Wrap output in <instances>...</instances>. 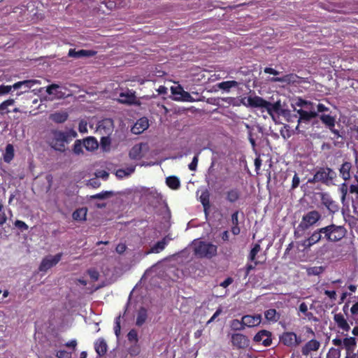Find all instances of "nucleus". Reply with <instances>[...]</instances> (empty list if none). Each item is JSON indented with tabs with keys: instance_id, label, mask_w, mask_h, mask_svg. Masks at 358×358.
Instances as JSON below:
<instances>
[{
	"instance_id": "nucleus-26",
	"label": "nucleus",
	"mask_w": 358,
	"mask_h": 358,
	"mask_svg": "<svg viewBox=\"0 0 358 358\" xmlns=\"http://www.w3.org/2000/svg\"><path fill=\"white\" fill-rule=\"evenodd\" d=\"M240 83L236 80H228L219 83L216 85V86L219 89L224 92H229L232 87H238Z\"/></svg>"
},
{
	"instance_id": "nucleus-52",
	"label": "nucleus",
	"mask_w": 358,
	"mask_h": 358,
	"mask_svg": "<svg viewBox=\"0 0 358 358\" xmlns=\"http://www.w3.org/2000/svg\"><path fill=\"white\" fill-rule=\"evenodd\" d=\"M121 326H120V315L115 318L114 332L117 337L120 334Z\"/></svg>"
},
{
	"instance_id": "nucleus-58",
	"label": "nucleus",
	"mask_w": 358,
	"mask_h": 358,
	"mask_svg": "<svg viewBox=\"0 0 358 358\" xmlns=\"http://www.w3.org/2000/svg\"><path fill=\"white\" fill-rule=\"evenodd\" d=\"M11 91L10 85H0V95L8 94Z\"/></svg>"
},
{
	"instance_id": "nucleus-49",
	"label": "nucleus",
	"mask_w": 358,
	"mask_h": 358,
	"mask_svg": "<svg viewBox=\"0 0 358 358\" xmlns=\"http://www.w3.org/2000/svg\"><path fill=\"white\" fill-rule=\"evenodd\" d=\"M341 350L337 348H331L327 355V358H340Z\"/></svg>"
},
{
	"instance_id": "nucleus-56",
	"label": "nucleus",
	"mask_w": 358,
	"mask_h": 358,
	"mask_svg": "<svg viewBox=\"0 0 358 358\" xmlns=\"http://www.w3.org/2000/svg\"><path fill=\"white\" fill-rule=\"evenodd\" d=\"M198 161H199L198 155H195L193 157L192 161L191 162V163L188 165V167H189V170L195 171L196 169L197 164H198Z\"/></svg>"
},
{
	"instance_id": "nucleus-3",
	"label": "nucleus",
	"mask_w": 358,
	"mask_h": 358,
	"mask_svg": "<svg viewBox=\"0 0 358 358\" xmlns=\"http://www.w3.org/2000/svg\"><path fill=\"white\" fill-rule=\"evenodd\" d=\"M194 255L199 258L211 259L217 255V245L203 241H194Z\"/></svg>"
},
{
	"instance_id": "nucleus-34",
	"label": "nucleus",
	"mask_w": 358,
	"mask_h": 358,
	"mask_svg": "<svg viewBox=\"0 0 358 358\" xmlns=\"http://www.w3.org/2000/svg\"><path fill=\"white\" fill-rule=\"evenodd\" d=\"M148 317V311L145 308L141 307L137 313L136 324L141 327L146 321Z\"/></svg>"
},
{
	"instance_id": "nucleus-42",
	"label": "nucleus",
	"mask_w": 358,
	"mask_h": 358,
	"mask_svg": "<svg viewBox=\"0 0 358 358\" xmlns=\"http://www.w3.org/2000/svg\"><path fill=\"white\" fill-rule=\"evenodd\" d=\"M13 227L20 232H24L29 229V226L24 221L20 220H16L13 222Z\"/></svg>"
},
{
	"instance_id": "nucleus-63",
	"label": "nucleus",
	"mask_w": 358,
	"mask_h": 358,
	"mask_svg": "<svg viewBox=\"0 0 358 358\" xmlns=\"http://www.w3.org/2000/svg\"><path fill=\"white\" fill-rule=\"evenodd\" d=\"M355 178H356L357 181V184H356V185H350L349 190H350V193H352V194L355 193V194L358 195V177L355 176Z\"/></svg>"
},
{
	"instance_id": "nucleus-23",
	"label": "nucleus",
	"mask_w": 358,
	"mask_h": 358,
	"mask_svg": "<svg viewBox=\"0 0 358 358\" xmlns=\"http://www.w3.org/2000/svg\"><path fill=\"white\" fill-rule=\"evenodd\" d=\"M94 349L99 356L104 355L108 349L106 341L103 338H98L94 343Z\"/></svg>"
},
{
	"instance_id": "nucleus-17",
	"label": "nucleus",
	"mask_w": 358,
	"mask_h": 358,
	"mask_svg": "<svg viewBox=\"0 0 358 358\" xmlns=\"http://www.w3.org/2000/svg\"><path fill=\"white\" fill-rule=\"evenodd\" d=\"M262 322V315L255 314L253 315H246L243 316V323L245 327H253L260 324Z\"/></svg>"
},
{
	"instance_id": "nucleus-16",
	"label": "nucleus",
	"mask_w": 358,
	"mask_h": 358,
	"mask_svg": "<svg viewBox=\"0 0 358 358\" xmlns=\"http://www.w3.org/2000/svg\"><path fill=\"white\" fill-rule=\"evenodd\" d=\"M149 127L148 119L143 117L138 119L134 125L131 127V132L134 134H141Z\"/></svg>"
},
{
	"instance_id": "nucleus-31",
	"label": "nucleus",
	"mask_w": 358,
	"mask_h": 358,
	"mask_svg": "<svg viewBox=\"0 0 358 358\" xmlns=\"http://www.w3.org/2000/svg\"><path fill=\"white\" fill-rule=\"evenodd\" d=\"M264 317L266 320L271 322H276L280 318V314L274 308H270L264 312Z\"/></svg>"
},
{
	"instance_id": "nucleus-8",
	"label": "nucleus",
	"mask_w": 358,
	"mask_h": 358,
	"mask_svg": "<svg viewBox=\"0 0 358 358\" xmlns=\"http://www.w3.org/2000/svg\"><path fill=\"white\" fill-rule=\"evenodd\" d=\"M323 240H324V238L322 229L320 227L315 229L308 238L303 240L301 242V245L304 247L305 249H309L313 245Z\"/></svg>"
},
{
	"instance_id": "nucleus-9",
	"label": "nucleus",
	"mask_w": 358,
	"mask_h": 358,
	"mask_svg": "<svg viewBox=\"0 0 358 358\" xmlns=\"http://www.w3.org/2000/svg\"><path fill=\"white\" fill-rule=\"evenodd\" d=\"M231 342L234 348L237 350L247 348L250 343L247 336L240 333L233 334Z\"/></svg>"
},
{
	"instance_id": "nucleus-51",
	"label": "nucleus",
	"mask_w": 358,
	"mask_h": 358,
	"mask_svg": "<svg viewBox=\"0 0 358 358\" xmlns=\"http://www.w3.org/2000/svg\"><path fill=\"white\" fill-rule=\"evenodd\" d=\"M255 98H259V96H257V95H255L253 96L244 97V98L241 99V103L243 105H244L246 107H250V108H256L255 106H252V105L250 104V99L254 100Z\"/></svg>"
},
{
	"instance_id": "nucleus-6",
	"label": "nucleus",
	"mask_w": 358,
	"mask_h": 358,
	"mask_svg": "<svg viewBox=\"0 0 358 358\" xmlns=\"http://www.w3.org/2000/svg\"><path fill=\"white\" fill-rule=\"evenodd\" d=\"M336 176V173L332 169L321 167L315 172L313 178L308 180V182L315 183L320 182L328 185L333 182Z\"/></svg>"
},
{
	"instance_id": "nucleus-44",
	"label": "nucleus",
	"mask_w": 358,
	"mask_h": 358,
	"mask_svg": "<svg viewBox=\"0 0 358 358\" xmlns=\"http://www.w3.org/2000/svg\"><path fill=\"white\" fill-rule=\"evenodd\" d=\"M324 268L323 266H313L307 269V274L308 275H319L323 273Z\"/></svg>"
},
{
	"instance_id": "nucleus-36",
	"label": "nucleus",
	"mask_w": 358,
	"mask_h": 358,
	"mask_svg": "<svg viewBox=\"0 0 358 358\" xmlns=\"http://www.w3.org/2000/svg\"><path fill=\"white\" fill-rule=\"evenodd\" d=\"M320 119L328 129H331L335 127L336 119L334 117L330 115L322 114L320 116Z\"/></svg>"
},
{
	"instance_id": "nucleus-22",
	"label": "nucleus",
	"mask_w": 358,
	"mask_h": 358,
	"mask_svg": "<svg viewBox=\"0 0 358 358\" xmlns=\"http://www.w3.org/2000/svg\"><path fill=\"white\" fill-rule=\"evenodd\" d=\"M320 343L315 340L312 339L307 342L306 345L302 348L301 352L303 355H308L311 351H316L320 348Z\"/></svg>"
},
{
	"instance_id": "nucleus-40",
	"label": "nucleus",
	"mask_w": 358,
	"mask_h": 358,
	"mask_svg": "<svg viewBox=\"0 0 358 358\" xmlns=\"http://www.w3.org/2000/svg\"><path fill=\"white\" fill-rule=\"evenodd\" d=\"M294 105L298 107L312 108L313 103L309 101H306L301 97H297L294 100Z\"/></svg>"
},
{
	"instance_id": "nucleus-33",
	"label": "nucleus",
	"mask_w": 358,
	"mask_h": 358,
	"mask_svg": "<svg viewBox=\"0 0 358 358\" xmlns=\"http://www.w3.org/2000/svg\"><path fill=\"white\" fill-rule=\"evenodd\" d=\"M15 157L14 147L12 144L8 143L6 146L5 152L3 155V161L9 164Z\"/></svg>"
},
{
	"instance_id": "nucleus-1",
	"label": "nucleus",
	"mask_w": 358,
	"mask_h": 358,
	"mask_svg": "<svg viewBox=\"0 0 358 358\" xmlns=\"http://www.w3.org/2000/svg\"><path fill=\"white\" fill-rule=\"evenodd\" d=\"M77 132L73 129L66 131L52 129L50 132L48 143L56 151L64 152L66 145L77 136Z\"/></svg>"
},
{
	"instance_id": "nucleus-24",
	"label": "nucleus",
	"mask_w": 358,
	"mask_h": 358,
	"mask_svg": "<svg viewBox=\"0 0 358 358\" xmlns=\"http://www.w3.org/2000/svg\"><path fill=\"white\" fill-rule=\"evenodd\" d=\"M199 201L203 207L204 213L207 215L210 208V193L208 189H205L201 192Z\"/></svg>"
},
{
	"instance_id": "nucleus-45",
	"label": "nucleus",
	"mask_w": 358,
	"mask_h": 358,
	"mask_svg": "<svg viewBox=\"0 0 358 358\" xmlns=\"http://www.w3.org/2000/svg\"><path fill=\"white\" fill-rule=\"evenodd\" d=\"M101 146L104 150H108L110 148L111 143V138L110 136H102L100 141Z\"/></svg>"
},
{
	"instance_id": "nucleus-37",
	"label": "nucleus",
	"mask_w": 358,
	"mask_h": 358,
	"mask_svg": "<svg viewBox=\"0 0 358 358\" xmlns=\"http://www.w3.org/2000/svg\"><path fill=\"white\" fill-rule=\"evenodd\" d=\"M87 213V210L86 208H78L73 213V219L76 221H84L86 220Z\"/></svg>"
},
{
	"instance_id": "nucleus-60",
	"label": "nucleus",
	"mask_w": 358,
	"mask_h": 358,
	"mask_svg": "<svg viewBox=\"0 0 358 358\" xmlns=\"http://www.w3.org/2000/svg\"><path fill=\"white\" fill-rule=\"evenodd\" d=\"M29 83L27 81H19L14 83L13 85H10L11 90H18L22 87V85H27Z\"/></svg>"
},
{
	"instance_id": "nucleus-35",
	"label": "nucleus",
	"mask_w": 358,
	"mask_h": 358,
	"mask_svg": "<svg viewBox=\"0 0 358 358\" xmlns=\"http://www.w3.org/2000/svg\"><path fill=\"white\" fill-rule=\"evenodd\" d=\"M166 185L171 189L176 190L180 187V182L178 177L172 176L166 178Z\"/></svg>"
},
{
	"instance_id": "nucleus-15",
	"label": "nucleus",
	"mask_w": 358,
	"mask_h": 358,
	"mask_svg": "<svg viewBox=\"0 0 358 358\" xmlns=\"http://www.w3.org/2000/svg\"><path fill=\"white\" fill-rule=\"evenodd\" d=\"M321 202L330 213H334L338 210L339 208L336 202L327 193L321 194Z\"/></svg>"
},
{
	"instance_id": "nucleus-20",
	"label": "nucleus",
	"mask_w": 358,
	"mask_h": 358,
	"mask_svg": "<svg viewBox=\"0 0 358 358\" xmlns=\"http://www.w3.org/2000/svg\"><path fill=\"white\" fill-rule=\"evenodd\" d=\"M334 320L338 329L347 332L350 329V324L342 313L335 314L334 315Z\"/></svg>"
},
{
	"instance_id": "nucleus-64",
	"label": "nucleus",
	"mask_w": 358,
	"mask_h": 358,
	"mask_svg": "<svg viewBox=\"0 0 358 358\" xmlns=\"http://www.w3.org/2000/svg\"><path fill=\"white\" fill-rule=\"evenodd\" d=\"M350 313L352 315H358V301L351 307Z\"/></svg>"
},
{
	"instance_id": "nucleus-50",
	"label": "nucleus",
	"mask_w": 358,
	"mask_h": 358,
	"mask_svg": "<svg viewBox=\"0 0 358 358\" xmlns=\"http://www.w3.org/2000/svg\"><path fill=\"white\" fill-rule=\"evenodd\" d=\"M83 143H82L80 140H76L73 145V151L76 155L83 153Z\"/></svg>"
},
{
	"instance_id": "nucleus-57",
	"label": "nucleus",
	"mask_w": 358,
	"mask_h": 358,
	"mask_svg": "<svg viewBox=\"0 0 358 358\" xmlns=\"http://www.w3.org/2000/svg\"><path fill=\"white\" fill-rule=\"evenodd\" d=\"M59 87V86L57 84H51L47 87L46 92L49 95L54 94H55L54 91L56 90L57 89H58Z\"/></svg>"
},
{
	"instance_id": "nucleus-19",
	"label": "nucleus",
	"mask_w": 358,
	"mask_h": 358,
	"mask_svg": "<svg viewBox=\"0 0 358 358\" xmlns=\"http://www.w3.org/2000/svg\"><path fill=\"white\" fill-rule=\"evenodd\" d=\"M352 164L350 162H344L338 169L340 176L345 181L351 178Z\"/></svg>"
},
{
	"instance_id": "nucleus-53",
	"label": "nucleus",
	"mask_w": 358,
	"mask_h": 358,
	"mask_svg": "<svg viewBox=\"0 0 358 358\" xmlns=\"http://www.w3.org/2000/svg\"><path fill=\"white\" fill-rule=\"evenodd\" d=\"M254 262V264H248L246 266H245V278H247L249 274H250V272L255 269V266L259 264V262L257 261V260H255L253 261Z\"/></svg>"
},
{
	"instance_id": "nucleus-59",
	"label": "nucleus",
	"mask_w": 358,
	"mask_h": 358,
	"mask_svg": "<svg viewBox=\"0 0 358 358\" xmlns=\"http://www.w3.org/2000/svg\"><path fill=\"white\" fill-rule=\"evenodd\" d=\"M299 183H300V178L298 176L297 173H295L292 178V189H296L299 186Z\"/></svg>"
},
{
	"instance_id": "nucleus-55",
	"label": "nucleus",
	"mask_w": 358,
	"mask_h": 358,
	"mask_svg": "<svg viewBox=\"0 0 358 358\" xmlns=\"http://www.w3.org/2000/svg\"><path fill=\"white\" fill-rule=\"evenodd\" d=\"M56 356L58 358H71V352L61 350L57 352Z\"/></svg>"
},
{
	"instance_id": "nucleus-4",
	"label": "nucleus",
	"mask_w": 358,
	"mask_h": 358,
	"mask_svg": "<svg viewBox=\"0 0 358 358\" xmlns=\"http://www.w3.org/2000/svg\"><path fill=\"white\" fill-rule=\"evenodd\" d=\"M324 241L336 243L341 241L346 235L347 230L345 227L331 224L322 227Z\"/></svg>"
},
{
	"instance_id": "nucleus-62",
	"label": "nucleus",
	"mask_w": 358,
	"mask_h": 358,
	"mask_svg": "<svg viewBox=\"0 0 358 358\" xmlns=\"http://www.w3.org/2000/svg\"><path fill=\"white\" fill-rule=\"evenodd\" d=\"M238 210H236L231 215L232 225H238Z\"/></svg>"
},
{
	"instance_id": "nucleus-5",
	"label": "nucleus",
	"mask_w": 358,
	"mask_h": 358,
	"mask_svg": "<svg viewBox=\"0 0 358 358\" xmlns=\"http://www.w3.org/2000/svg\"><path fill=\"white\" fill-rule=\"evenodd\" d=\"M250 104L255 106L257 108H260L262 112L266 110L271 117H273L275 113L279 114L281 110V103L279 101L271 103L261 96L255 98L254 100L250 99Z\"/></svg>"
},
{
	"instance_id": "nucleus-21",
	"label": "nucleus",
	"mask_w": 358,
	"mask_h": 358,
	"mask_svg": "<svg viewBox=\"0 0 358 358\" xmlns=\"http://www.w3.org/2000/svg\"><path fill=\"white\" fill-rule=\"evenodd\" d=\"M96 52L92 50H79L70 49L68 55L71 57L81 58V57H91L94 56Z\"/></svg>"
},
{
	"instance_id": "nucleus-14",
	"label": "nucleus",
	"mask_w": 358,
	"mask_h": 358,
	"mask_svg": "<svg viewBox=\"0 0 358 358\" xmlns=\"http://www.w3.org/2000/svg\"><path fill=\"white\" fill-rule=\"evenodd\" d=\"M117 101L120 103L127 105H141V101L136 99L135 92H131L130 91L127 92H121L120 94V98L117 99Z\"/></svg>"
},
{
	"instance_id": "nucleus-41",
	"label": "nucleus",
	"mask_w": 358,
	"mask_h": 358,
	"mask_svg": "<svg viewBox=\"0 0 358 358\" xmlns=\"http://www.w3.org/2000/svg\"><path fill=\"white\" fill-rule=\"evenodd\" d=\"M8 217L6 213L5 206L1 201H0V227L6 223Z\"/></svg>"
},
{
	"instance_id": "nucleus-47",
	"label": "nucleus",
	"mask_w": 358,
	"mask_h": 358,
	"mask_svg": "<svg viewBox=\"0 0 358 358\" xmlns=\"http://www.w3.org/2000/svg\"><path fill=\"white\" fill-rule=\"evenodd\" d=\"M261 248L260 245L258 243L255 244L252 250H250V252L249 254V259L250 261H255L256 259V256L258 254V252L260 251Z\"/></svg>"
},
{
	"instance_id": "nucleus-2",
	"label": "nucleus",
	"mask_w": 358,
	"mask_h": 358,
	"mask_svg": "<svg viewBox=\"0 0 358 358\" xmlns=\"http://www.w3.org/2000/svg\"><path fill=\"white\" fill-rule=\"evenodd\" d=\"M322 219V215L316 210L308 211L302 216L301 221L295 229L294 234L295 238H299L305 231L315 225Z\"/></svg>"
},
{
	"instance_id": "nucleus-30",
	"label": "nucleus",
	"mask_w": 358,
	"mask_h": 358,
	"mask_svg": "<svg viewBox=\"0 0 358 358\" xmlns=\"http://www.w3.org/2000/svg\"><path fill=\"white\" fill-rule=\"evenodd\" d=\"M343 346L345 352H355L357 348V341L355 337H347L343 339Z\"/></svg>"
},
{
	"instance_id": "nucleus-54",
	"label": "nucleus",
	"mask_w": 358,
	"mask_h": 358,
	"mask_svg": "<svg viewBox=\"0 0 358 358\" xmlns=\"http://www.w3.org/2000/svg\"><path fill=\"white\" fill-rule=\"evenodd\" d=\"M87 273L93 281L98 280L99 278V273L96 269L90 268L87 271Z\"/></svg>"
},
{
	"instance_id": "nucleus-32",
	"label": "nucleus",
	"mask_w": 358,
	"mask_h": 358,
	"mask_svg": "<svg viewBox=\"0 0 358 358\" xmlns=\"http://www.w3.org/2000/svg\"><path fill=\"white\" fill-rule=\"evenodd\" d=\"M167 244L168 241L166 240V238L164 237L161 241L157 242L147 253H159L165 248Z\"/></svg>"
},
{
	"instance_id": "nucleus-18",
	"label": "nucleus",
	"mask_w": 358,
	"mask_h": 358,
	"mask_svg": "<svg viewBox=\"0 0 358 358\" xmlns=\"http://www.w3.org/2000/svg\"><path fill=\"white\" fill-rule=\"evenodd\" d=\"M241 196V192L236 187L230 188L224 192L226 201L230 203L237 202Z\"/></svg>"
},
{
	"instance_id": "nucleus-39",
	"label": "nucleus",
	"mask_w": 358,
	"mask_h": 358,
	"mask_svg": "<svg viewBox=\"0 0 358 358\" xmlns=\"http://www.w3.org/2000/svg\"><path fill=\"white\" fill-rule=\"evenodd\" d=\"M24 81H27V82H28L29 83L27 84V85H22V88H23L24 90L17 92V96H20L22 94H24L25 92H27L29 91V90H30L34 85H40L41 84V81L40 80H35V79L24 80Z\"/></svg>"
},
{
	"instance_id": "nucleus-13",
	"label": "nucleus",
	"mask_w": 358,
	"mask_h": 358,
	"mask_svg": "<svg viewBox=\"0 0 358 358\" xmlns=\"http://www.w3.org/2000/svg\"><path fill=\"white\" fill-rule=\"evenodd\" d=\"M281 342L287 346L292 347L299 345L301 343L300 337L294 332H285L280 336Z\"/></svg>"
},
{
	"instance_id": "nucleus-11",
	"label": "nucleus",
	"mask_w": 358,
	"mask_h": 358,
	"mask_svg": "<svg viewBox=\"0 0 358 358\" xmlns=\"http://www.w3.org/2000/svg\"><path fill=\"white\" fill-rule=\"evenodd\" d=\"M256 343H262L265 347H268L272 344V334L271 331L262 329L257 332L253 338Z\"/></svg>"
},
{
	"instance_id": "nucleus-38",
	"label": "nucleus",
	"mask_w": 358,
	"mask_h": 358,
	"mask_svg": "<svg viewBox=\"0 0 358 358\" xmlns=\"http://www.w3.org/2000/svg\"><path fill=\"white\" fill-rule=\"evenodd\" d=\"M136 166H130L125 169H120L116 171L115 175L118 178H123L124 177L129 176L135 171Z\"/></svg>"
},
{
	"instance_id": "nucleus-25",
	"label": "nucleus",
	"mask_w": 358,
	"mask_h": 358,
	"mask_svg": "<svg viewBox=\"0 0 358 358\" xmlns=\"http://www.w3.org/2000/svg\"><path fill=\"white\" fill-rule=\"evenodd\" d=\"M15 99H8L0 103V117H3L11 112L9 106L14 105Z\"/></svg>"
},
{
	"instance_id": "nucleus-61",
	"label": "nucleus",
	"mask_w": 358,
	"mask_h": 358,
	"mask_svg": "<svg viewBox=\"0 0 358 358\" xmlns=\"http://www.w3.org/2000/svg\"><path fill=\"white\" fill-rule=\"evenodd\" d=\"M222 312V308L219 307L210 320L207 322V324L213 322Z\"/></svg>"
},
{
	"instance_id": "nucleus-46",
	"label": "nucleus",
	"mask_w": 358,
	"mask_h": 358,
	"mask_svg": "<svg viewBox=\"0 0 358 358\" xmlns=\"http://www.w3.org/2000/svg\"><path fill=\"white\" fill-rule=\"evenodd\" d=\"M113 195V192L110 191H104L99 194H96L91 196L93 199H105Z\"/></svg>"
},
{
	"instance_id": "nucleus-43",
	"label": "nucleus",
	"mask_w": 358,
	"mask_h": 358,
	"mask_svg": "<svg viewBox=\"0 0 358 358\" xmlns=\"http://www.w3.org/2000/svg\"><path fill=\"white\" fill-rule=\"evenodd\" d=\"M231 327L234 330L236 331H241L245 329V324L243 323V317L241 320H238L237 319H234L231 322Z\"/></svg>"
},
{
	"instance_id": "nucleus-28",
	"label": "nucleus",
	"mask_w": 358,
	"mask_h": 358,
	"mask_svg": "<svg viewBox=\"0 0 358 358\" xmlns=\"http://www.w3.org/2000/svg\"><path fill=\"white\" fill-rule=\"evenodd\" d=\"M83 146L88 151H93L98 148L99 144L94 137L89 136L83 140Z\"/></svg>"
},
{
	"instance_id": "nucleus-27",
	"label": "nucleus",
	"mask_w": 358,
	"mask_h": 358,
	"mask_svg": "<svg viewBox=\"0 0 358 358\" xmlns=\"http://www.w3.org/2000/svg\"><path fill=\"white\" fill-rule=\"evenodd\" d=\"M69 115L66 112H55L50 114V119L58 124L64 123L68 119Z\"/></svg>"
},
{
	"instance_id": "nucleus-7",
	"label": "nucleus",
	"mask_w": 358,
	"mask_h": 358,
	"mask_svg": "<svg viewBox=\"0 0 358 358\" xmlns=\"http://www.w3.org/2000/svg\"><path fill=\"white\" fill-rule=\"evenodd\" d=\"M62 255V252H59L55 256L48 255L44 257L39 265V271L46 272L48 269L57 265L61 260Z\"/></svg>"
},
{
	"instance_id": "nucleus-48",
	"label": "nucleus",
	"mask_w": 358,
	"mask_h": 358,
	"mask_svg": "<svg viewBox=\"0 0 358 358\" xmlns=\"http://www.w3.org/2000/svg\"><path fill=\"white\" fill-rule=\"evenodd\" d=\"M127 339L131 343H138V332L136 329H131L127 334Z\"/></svg>"
},
{
	"instance_id": "nucleus-29",
	"label": "nucleus",
	"mask_w": 358,
	"mask_h": 358,
	"mask_svg": "<svg viewBox=\"0 0 358 358\" xmlns=\"http://www.w3.org/2000/svg\"><path fill=\"white\" fill-rule=\"evenodd\" d=\"M142 143L134 145L129 152V156L131 159H140L142 155Z\"/></svg>"
},
{
	"instance_id": "nucleus-10",
	"label": "nucleus",
	"mask_w": 358,
	"mask_h": 358,
	"mask_svg": "<svg viewBox=\"0 0 358 358\" xmlns=\"http://www.w3.org/2000/svg\"><path fill=\"white\" fill-rule=\"evenodd\" d=\"M113 129V120L110 118H106L98 122L96 132L101 136H110Z\"/></svg>"
},
{
	"instance_id": "nucleus-12",
	"label": "nucleus",
	"mask_w": 358,
	"mask_h": 358,
	"mask_svg": "<svg viewBox=\"0 0 358 358\" xmlns=\"http://www.w3.org/2000/svg\"><path fill=\"white\" fill-rule=\"evenodd\" d=\"M297 113L299 115V118L298 120V124L296 127V131L297 134L303 133V131H301L299 129V124L301 122H308L311 120V119L315 118L318 116V114L315 111H306L303 109H299L296 110Z\"/></svg>"
}]
</instances>
